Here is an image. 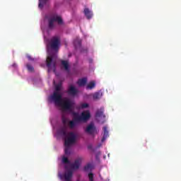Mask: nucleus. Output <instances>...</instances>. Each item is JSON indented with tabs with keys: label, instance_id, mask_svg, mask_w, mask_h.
Wrapping results in <instances>:
<instances>
[{
	"label": "nucleus",
	"instance_id": "17",
	"mask_svg": "<svg viewBox=\"0 0 181 181\" xmlns=\"http://www.w3.org/2000/svg\"><path fill=\"white\" fill-rule=\"evenodd\" d=\"M77 122H79L74 120V119L69 122V127L71 129H73L74 127H76V124H77Z\"/></svg>",
	"mask_w": 181,
	"mask_h": 181
},
{
	"label": "nucleus",
	"instance_id": "10",
	"mask_svg": "<svg viewBox=\"0 0 181 181\" xmlns=\"http://www.w3.org/2000/svg\"><path fill=\"white\" fill-rule=\"evenodd\" d=\"M64 177L65 181H71V177H73V171L69 170L68 171L65 172L64 174Z\"/></svg>",
	"mask_w": 181,
	"mask_h": 181
},
{
	"label": "nucleus",
	"instance_id": "13",
	"mask_svg": "<svg viewBox=\"0 0 181 181\" xmlns=\"http://www.w3.org/2000/svg\"><path fill=\"white\" fill-rule=\"evenodd\" d=\"M109 135H108V128L107 127V126H105L103 127V136L101 139V142H104L105 141V139H107L108 138Z\"/></svg>",
	"mask_w": 181,
	"mask_h": 181
},
{
	"label": "nucleus",
	"instance_id": "1",
	"mask_svg": "<svg viewBox=\"0 0 181 181\" xmlns=\"http://www.w3.org/2000/svg\"><path fill=\"white\" fill-rule=\"evenodd\" d=\"M62 90V84L58 83L55 86V91L51 96L52 101L59 105L62 108L63 111H73V105H74V102L70 100V99H63V95L60 93Z\"/></svg>",
	"mask_w": 181,
	"mask_h": 181
},
{
	"label": "nucleus",
	"instance_id": "15",
	"mask_svg": "<svg viewBox=\"0 0 181 181\" xmlns=\"http://www.w3.org/2000/svg\"><path fill=\"white\" fill-rule=\"evenodd\" d=\"M78 84L81 87V86H86V84H87V78H83L79 79L78 81Z\"/></svg>",
	"mask_w": 181,
	"mask_h": 181
},
{
	"label": "nucleus",
	"instance_id": "30",
	"mask_svg": "<svg viewBox=\"0 0 181 181\" xmlns=\"http://www.w3.org/2000/svg\"><path fill=\"white\" fill-rule=\"evenodd\" d=\"M90 148H91L90 146H88V149H90Z\"/></svg>",
	"mask_w": 181,
	"mask_h": 181
},
{
	"label": "nucleus",
	"instance_id": "8",
	"mask_svg": "<svg viewBox=\"0 0 181 181\" xmlns=\"http://www.w3.org/2000/svg\"><path fill=\"white\" fill-rule=\"evenodd\" d=\"M81 158H76L73 163L70 164V168L72 170H77L80 168V165H81Z\"/></svg>",
	"mask_w": 181,
	"mask_h": 181
},
{
	"label": "nucleus",
	"instance_id": "14",
	"mask_svg": "<svg viewBox=\"0 0 181 181\" xmlns=\"http://www.w3.org/2000/svg\"><path fill=\"white\" fill-rule=\"evenodd\" d=\"M61 63H62V65L63 66L64 69L66 71H69V62L62 60V61L61 62Z\"/></svg>",
	"mask_w": 181,
	"mask_h": 181
},
{
	"label": "nucleus",
	"instance_id": "7",
	"mask_svg": "<svg viewBox=\"0 0 181 181\" xmlns=\"http://www.w3.org/2000/svg\"><path fill=\"white\" fill-rule=\"evenodd\" d=\"M85 132L86 134H89L90 135H94V134H98V132L97 131V127H95V125H94V123L89 124L86 129Z\"/></svg>",
	"mask_w": 181,
	"mask_h": 181
},
{
	"label": "nucleus",
	"instance_id": "25",
	"mask_svg": "<svg viewBox=\"0 0 181 181\" xmlns=\"http://www.w3.org/2000/svg\"><path fill=\"white\" fill-rule=\"evenodd\" d=\"M81 108H82V110H83L84 108H88V103L81 104Z\"/></svg>",
	"mask_w": 181,
	"mask_h": 181
},
{
	"label": "nucleus",
	"instance_id": "24",
	"mask_svg": "<svg viewBox=\"0 0 181 181\" xmlns=\"http://www.w3.org/2000/svg\"><path fill=\"white\" fill-rule=\"evenodd\" d=\"M45 4H46V0H44L42 1L40 0V3H39V5H38L39 8H43V5Z\"/></svg>",
	"mask_w": 181,
	"mask_h": 181
},
{
	"label": "nucleus",
	"instance_id": "12",
	"mask_svg": "<svg viewBox=\"0 0 181 181\" xmlns=\"http://www.w3.org/2000/svg\"><path fill=\"white\" fill-rule=\"evenodd\" d=\"M59 135L64 136V138H67V129L66 127H62L58 130Z\"/></svg>",
	"mask_w": 181,
	"mask_h": 181
},
{
	"label": "nucleus",
	"instance_id": "11",
	"mask_svg": "<svg viewBox=\"0 0 181 181\" xmlns=\"http://www.w3.org/2000/svg\"><path fill=\"white\" fill-rule=\"evenodd\" d=\"M83 13L87 19H91V18H93V11H90L88 8H84Z\"/></svg>",
	"mask_w": 181,
	"mask_h": 181
},
{
	"label": "nucleus",
	"instance_id": "5",
	"mask_svg": "<svg viewBox=\"0 0 181 181\" xmlns=\"http://www.w3.org/2000/svg\"><path fill=\"white\" fill-rule=\"evenodd\" d=\"M69 136L67 139H65L64 141V146H70L71 145H73V144H75L76 139H77V136L74 134V132H71L69 134Z\"/></svg>",
	"mask_w": 181,
	"mask_h": 181
},
{
	"label": "nucleus",
	"instance_id": "20",
	"mask_svg": "<svg viewBox=\"0 0 181 181\" xmlns=\"http://www.w3.org/2000/svg\"><path fill=\"white\" fill-rule=\"evenodd\" d=\"M26 67L28 71H30V73H33V71H35V68H33V66L31 64H27Z\"/></svg>",
	"mask_w": 181,
	"mask_h": 181
},
{
	"label": "nucleus",
	"instance_id": "16",
	"mask_svg": "<svg viewBox=\"0 0 181 181\" xmlns=\"http://www.w3.org/2000/svg\"><path fill=\"white\" fill-rule=\"evenodd\" d=\"M101 97H103V93L96 92L93 95V100H100Z\"/></svg>",
	"mask_w": 181,
	"mask_h": 181
},
{
	"label": "nucleus",
	"instance_id": "2",
	"mask_svg": "<svg viewBox=\"0 0 181 181\" xmlns=\"http://www.w3.org/2000/svg\"><path fill=\"white\" fill-rule=\"evenodd\" d=\"M46 18L48 21V28L49 29H54V23L57 22L58 25H63V19L62 17L57 15H51L47 16Z\"/></svg>",
	"mask_w": 181,
	"mask_h": 181
},
{
	"label": "nucleus",
	"instance_id": "21",
	"mask_svg": "<svg viewBox=\"0 0 181 181\" xmlns=\"http://www.w3.org/2000/svg\"><path fill=\"white\" fill-rule=\"evenodd\" d=\"M104 115V112L103 110H98L95 114V117H103Z\"/></svg>",
	"mask_w": 181,
	"mask_h": 181
},
{
	"label": "nucleus",
	"instance_id": "9",
	"mask_svg": "<svg viewBox=\"0 0 181 181\" xmlns=\"http://www.w3.org/2000/svg\"><path fill=\"white\" fill-rule=\"evenodd\" d=\"M78 93V90L76 87H74L73 85L69 86L68 89V94L69 95H76V94Z\"/></svg>",
	"mask_w": 181,
	"mask_h": 181
},
{
	"label": "nucleus",
	"instance_id": "6",
	"mask_svg": "<svg viewBox=\"0 0 181 181\" xmlns=\"http://www.w3.org/2000/svg\"><path fill=\"white\" fill-rule=\"evenodd\" d=\"M60 46V39L58 37H53L49 42V47L52 50H57Z\"/></svg>",
	"mask_w": 181,
	"mask_h": 181
},
{
	"label": "nucleus",
	"instance_id": "27",
	"mask_svg": "<svg viewBox=\"0 0 181 181\" xmlns=\"http://www.w3.org/2000/svg\"><path fill=\"white\" fill-rule=\"evenodd\" d=\"M67 122H69V119H67L66 117H62V123L64 125H67Z\"/></svg>",
	"mask_w": 181,
	"mask_h": 181
},
{
	"label": "nucleus",
	"instance_id": "22",
	"mask_svg": "<svg viewBox=\"0 0 181 181\" xmlns=\"http://www.w3.org/2000/svg\"><path fill=\"white\" fill-rule=\"evenodd\" d=\"M65 155H70V146H65Z\"/></svg>",
	"mask_w": 181,
	"mask_h": 181
},
{
	"label": "nucleus",
	"instance_id": "23",
	"mask_svg": "<svg viewBox=\"0 0 181 181\" xmlns=\"http://www.w3.org/2000/svg\"><path fill=\"white\" fill-rule=\"evenodd\" d=\"M88 176L90 181H94V174L93 173H90Z\"/></svg>",
	"mask_w": 181,
	"mask_h": 181
},
{
	"label": "nucleus",
	"instance_id": "3",
	"mask_svg": "<svg viewBox=\"0 0 181 181\" xmlns=\"http://www.w3.org/2000/svg\"><path fill=\"white\" fill-rule=\"evenodd\" d=\"M74 121L81 122V121H88L90 119L91 115L90 114V111L86 110L81 113V116L77 113H74Z\"/></svg>",
	"mask_w": 181,
	"mask_h": 181
},
{
	"label": "nucleus",
	"instance_id": "26",
	"mask_svg": "<svg viewBox=\"0 0 181 181\" xmlns=\"http://www.w3.org/2000/svg\"><path fill=\"white\" fill-rule=\"evenodd\" d=\"M63 163H70V161L69 160V158L67 157H64L62 158Z\"/></svg>",
	"mask_w": 181,
	"mask_h": 181
},
{
	"label": "nucleus",
	"instance_id": "29",
	"mask_svg": "<svg viewBox=\"0 0 181 181\" xmlns=\"http://www.w3.org/2000/svg\"><path fill=\"white\" fill-rule=\"evenodd\" d=\"M27 57H28V60L33 61V58H32V57H30V55H28Z\"/></svg>",
	"mask_w": 181,
	"mask_h": 181
},
{
	"label": "nucleus",
	"instance_id": "28",
	"mask_svg": "<svg viewBox=\"0 0 181 181\" xmlns=\"http://www.w3.org/2000/svg\"><path fill=\"white\" fill-rule=\"evenodd\" d=\"M90 169H91V164H88L84 167V170H88Z\"/></svg>",
	"mask_w": 181,
	"mask_h": 181
},
{
	"label": "nucleus",
	"instance_id": "18",
	"mask_svg": "<svg viewBox=\"0 0 181 181\" xmlns=\"http://www.w3.org/2000/svg\"><path fill=\"white\" fill-rule=\"evenodd\" d=\"M94 87H95V82L91 81L87 85L86 88L87 90H93Z\"/></svg>",
	"mask_w": 181,
	"mask_h": 181
},
{
	"label": "nucleus",
	"instance_id": "4",
	"mask_svg": "<svg viewBox=\"0 0 181 181\" xmlns=\"http://www.w3.org/2000/svg\"><path fill=\"white\" fill-rule=\"evenodd\" d=\"M47 67H48V71L56 72V60H54V54H49L47 57Z\"/></svg>",
	"mask_w": 181,
	"mask_h": 181
},
{
	"label": "nucleus",
	"instance_id": "19",
	"mask_svg": "<svg viewBox=\"0 0 181 181\" xmlns=\"http://www.w3.org/2000/svg\"><path fill=\"white\" fill-rule=\"evenodd\" d=\"M74 43L76 48L80 47V46H81V40H80L79 38H76L74 40Z\"/></svg>",
	"mask_w": 181,
	"mask_h": 181
}]
</instances>
